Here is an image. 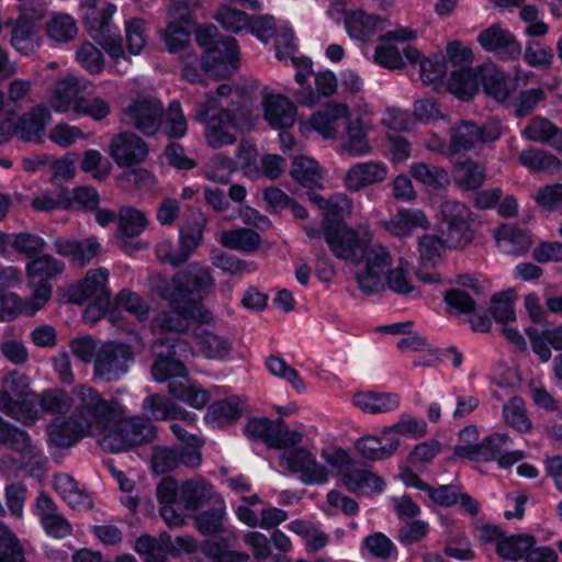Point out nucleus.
<instances>
[{"label": "nucleus", "instance_id": "nucleus-36", "mask_svg": "<svg viewBox=\"0 0 562 562\" xmlns=\"http://www.w3.org/2000/svg\"><path fill=\"white\" fill-rule=\"evenodd\" d=\"M495 238L498 247L507 254L525 252L532 244L530 234L526 229L509 224L499 226Z\"/></svg>", "mask_w": 562, "mask_h": 562}, {"label": "nucleus", "instance_id": "nucleus-8", "mask_svg": "<svg viewBox=\"0 0 562 562\" xmlns=\"http://www.w3.org/2000/svg\"><path fill=\"white\" fill-rule=\"evenodd\" d=\"M512 442L506 434L495 432L485 437L476 445L456 446L453 453L458 458L469 459L475 462L497 461L501 468H509L524 458L519 450H509Z\"/></svg>", "mask_w": 562, "mask_h": 562}, {"label": "nucleus", "instance_id": "nucleus-29", "mask_svg": "<svg viewBox=\"0 0 562 562\" xmlns=\"http://www.w3.org/2000/svg\"><path fill=\"white\" fill-rule=\"evenodd\" d=\"M216 497L221 496L202 477L187 480L180 485L179 504L187 510L195 512L209 502L214 503Z\"/></svg>", "mask_w": 562, "mask_h": 562}, {"label": "nucleus", "instance_id": "nucleus-38", "mask_svg": "<svg viewBox=\"0 0 562 562\" xmlns=\"http://www.w3.org/2000/svg\"><path fill=\"white\" fill-rule=\"evenodd\" d=\"M85 436L87 434L80 428L72 414L63 423L53 424L48 427V442L57 448L71 447Z\"/></svg>", "mask_w": 562, "mask_h": 562}, {"label": "nucleus", "instance_id": "nucleus-19", "mask_svg": "<svg viewBox=\"0 0 562 562\" xmlns=\"http://www.w3.org/2000/svg\"><path fill=\"white\" fill-rule=\"evenodd\" d=\"M148 154L146 142L132 132H122L111 139L110 155L120 167L142 164Z\"/></svg>", "mask_w": 562, "mask_h": 562}, {"label": "nucleus", "instance_id": "nucleus-32", "mask_svg": "<svg viewBox=\"0 0 562 562\" xmlns=\"http://www.w3.org/2000/svg\"><path fill=\"white\" fill-rule=\"evenodd\" d=\"M5 25L12 26L10 43L15 50L23 55H30L40 47V37L31 20L19 16L15 20L9 19Z\"/></svg>", "mask_w": 562, "mask_h": 562}, {"label": "nucleus", "instance_id": "nucleus-39", "mask_svg": "<svg viewBox=\"0 0 562 562\" xmlns=\"http://www.w3.org/2000/svg\"><path fill=\"white\" fill-rule=\"evenodd\" d=\"M55 248L59 255L71 256L75 261L85 266L97 256L100 244L95 238H88L82 241L57 239L55 240Z\"/></svg>", "mask_w": 562, "mask_h": 562}, {"label": "nucleus", "instance_id": "nucleus-17", "mask_svg": "<svg viewBox=\"0 0 562 562\" xmlns=\"http://www.w3.org/2000/svg\"><path fill=\"white\" fill-rule=\"evenodd\" d=\"M364 257L367 258L366 268L357 274V282L366 294L378 293L385 288L382 277L385 268L392 265V257L382 245L367 248Z\"/></svg>", "mask_w": 562, "mask_h": 562}, {"label": "nucleus", "instance_id": "nucleus-40", "mask_svg": "<svg viewBox=\"0 0 562 562\" xmlns=\"http://www.w3.org/2000/svg\"><path fill=\"white\" fill-rule=\"evenodd\" d=\"M213 507L196 514L193 517L194 526L203 536H211L224 531L223 521L226 516V506L222 497H216Z\"/></svg>", "mask_w": 562, "mask_h": 562}, {"label": "nucleus", "instance_id": "nucleus-24", "mask_svg": "<svg viewBox=\"0 0 562 562\" xmlns=\"http://www.w3.org/2000/svg\"><path fill=\"white\" fill-rule=\"evenodd\" d=\"M52 119L47 106L38 104L24 113L14 125L15 136L23 142L41 143L45 135L46 125Z\"/></svg>", "mask_w": 562, "mask_h": 562}, {"label": "nucleus", "instance_id": "nucleus-47", "mask_svg": "<svg viewBox=\"0 0 562 562\" xmlns=\"http://www.w3.org/2000/svg\"><path fill=\"white\" fill-rule=\"evenodd\" d=\"M316 91L310 86L302 91L295 93L297 102L304 105H313L318 101L321 95L328 97L333 94L337 88V79L331 71L319 72L315 77Z\"/></svg>", "mask_w": 562, "mask_h": 562}, {"label": "nucleus", "instance_id": "nucleus-13", "mask_svg": "<svg viewBox=\"0 0 562 562\" xmlns=\"http://www.w3.org/2000/svg\"><path fill=\"white\" fill-rule=\"evenodd\" d=\"M415 37V33L407 29L389 31L380 36V44L374 50V60L391 70L402 69L405 66L403 57L409 63H416L420 57V52L411 45H405L402 49L394 42H405Z\"/></svg>", "mask_w": 562, "mask_h": 562}, {"label": "nucleus", "instance_id": "nucleus-50", "mask_svg": "<svg viewBox=\"0 0 562 562\" xmlns=\"http://www.w3.org/2000/svg\"><path fill=\"white\" fill-rule=\"evenodd\" d=\"M260 241V235L250 228L226 231L221 236V244L224 247L245 252L255 251Z\"/></svg>", "mask_w": 562, "mask_h": 562}, {"label": "nucleus", "instance_id": "nucleus-46", "mask_svg": "<svg viewBox=\"0 0 562 562\" xmlns=\"http://www.w3.org/2000/svg\"><path fill=\"white\" fill-rule=\"evenodd\" d=\"M148 225L146 214L133 206L124 205L119 211L117 229L127 238L137 237Z\"/></svg>", "mask_w": 562, "mask_h": 562}, {"label": "nucleus", "instance_id": "nucleus-5", "mask_svg": "<svg viewBox=\"0 0 562 562\" xmlns=\"http://www.w3.org/2000/svg\"><path fill=\"white\" fill-rule=\"evenodd\" d=\"M0 411L24 426H32L38 419L36 395L29 390L25 375L13 371L4 376Z\"/></svg>", "mask_w": 562, "mask_h": 562}, {"label": "nucleus", "instance_id": "nucleus-54", "mask_svg": "<svg viewBox=\"0 0 562 562\" xmlns=\"http://www.w3.org/2000/svg\"><path fill=\"white\" fill-rule=\"evenodd\" d=\"M160 128L169 138H180L187 133L188 124L179 101H172L161 117Z\"/></svg>", "mask_w": 562, "mask_h": 562}, {"label": "nucleus", "instance_id": "nucleus-18", "mask_svg": "<svg viewBox=\"0 0 562 562\" xmlns=\"http://www.w3.org/2000/svg\"><path fill=\"white\" fill-rule=\"evenodd\" d=\"M170 21L164 32V42L170 53L183 49L191 37L192 13L184 2H176L170 9Z\"/></svg>", "mask_w": 562, "mask_h": 562}, {"label": "nucleus", "instance_id": "nucleus-10", "mask_svg": "<svg viewBox=\"0 0 562 562\" xmlns=\"http://www.w3.org/2000/svg\"><path fill=\"white\" fill-rule=\"evenodd\" d=\"M135 360V353L131 345L110 340L101 345L93 362L95 378L113 382L124 376Z\"/></svg>", "mask_w": 562, "mask_h": 562}, {"label": "nucleus", "instance_id": "nucleus-57", "mask_svg": "<svg viewBox=\"0 0 562 562\" xmlns=\"http://www.w3.org/2000/svg\"><path fill=\"white\" fill-rule=\"evenodd\" d=\"M291 176L303 187L312 189L321 182L318 165L306 157H295L291 169Z\"/></svg>", "mask_w": 562, "mask_h": 562}, {"label": "nucleus", "instance_id": "nucleus-20", "mask_svg": "<svg viewBox=\"0 0 562 562\" xmlns=\"http://www.w3.org/2000/svg\"><path fill=\"white\" fill-rule=\"evenodd\" d=\"M477 41L484 49L495 53L504 60H514L521 54V46L515 36L497 24H493L482 31L477 36Z\"/></svg>", "mask_w": 562, "mask_h": 562}, {"label": "nucleus", "instance_id": "nucleus-34", "mask_svg": "<svg viewBox=\"0 0 562 562\" xmlns=\"http://www.w3.org/2000/svg\"><path fill=\"white\" fill-rule=\"evenodd\" d=\"M352 403L367 414H383L400 406V396L396 393L362 391L353 395Z\"/></svg>", "mask_w": 562, "mask_h": 562}, {"label": "nucleus", "instance_id": "nucleus-27", "mask_svg": "<svg viewBox=\"0 0 562 562\" xmlns=\"http://www.w3.org/2000/svg\"><path fill=\"white\" fill-rule=\"evenodd\" d=\"M36 509L41 524L47 535L61 539L71 533L70 524L59 514L49 496L41 493L36 499Z\"/></svg>", "mask_w": 562, "mask_h": 562}, {"label": "nucleus", "instance_id": "nucleus-3", "mask_svg": "<svg viewBox=\"0 0 562 562\" xmlns=\"http://www.w3.org/2000/svg\"><path fill=\"white\" fill-rule=\"evenodd\" d=\"M100 0H81V5L87 8L85 12V26L88 34L114 60L125 59L126 54L123 48V38L119 27L113 23V15L116 12V5L106 3L98 10L97 3Z\"/></svg>", "mask_w": 562, "mask_h": 562}, {"label": "nucleus", "instance_id": "nucleus-59", "mask_svg": "<svg viewBox=\"0 0 562 562\" xmlns=\"http://www.w3.org/2000/svg\"><path fill=\"white\" fill-rule=\"evenodd\" d=\"M513 297V290L493 295L490 312L497 323L504 325L510 322H515L516 314L514 310Z\"/></svg>", "mask_w": 562, "mask_h": 562}, {"label": "nucleus", "instance_id": "nucleus-52", "mask_svg": "<svg viewBox=\"0 0 562 562\" xmlns=\"http://www.w3.org/2000/svg\"><path fill=\"white\" fill-rule=\"evenodd\" d=\"M241 405L237 397L216 401L209 406L205 420L209 423L233 422L241 416Z\"/></svg>", "mask_w": 562, "mask_h": 562}, {"label": "nucleus", "instance_id": "nucleus-31", "mask_svg": "<svg viewBox=\"0 0 562 562\" xmlns=\"http://www.w3.org/2000/svg\"><path fill=\"white\" fill-rule=\"evenodd\" d=\"M342 485L351 493H381L384 490L383 480L353 461L341 476Z\"/></svg>", "mask_w": 562, "mask_h": 562}, {"label": "nucleus", "instance_id": "nucleus-64", "mask_svg": "<svg viewBox=\"0 0 562 562\" xmlns=\"http://www.w3.org/2000/svg\"><path fill=\"white\" fill-rule=\"evenodd\" d=\"M415 180L425 186L438 188L448 181V173L442 168L425 162L414 164L411 167Z\"/></svg>", "mask_w": 562, "mask_h": 562}, {"label": "nucleus", "instance_id": "nucleus-26", "mask_svg": "<svg viewBox=\"0 0 562 562\" xmlns=\"http://www.w3.org/2000/svg\"><path fill=\"white\" fill-rule=\"evenodd\" d=\"M263 116L274 130H286L294 125L296 106L288 98L270 94L263 99Z\"/></svg>", "mask_w": 562, "mask_h": 562}, {"label": "nucleus", "instance_id": "nucleus-25", "mask_svg": "<svg viewBox=\"0 0 562 562\" xmlns=\"http://www.w3.org/2000/svg\"><path fill=\"white\" fill-rule=\"evenodd\" d=\"M91 86V82L85 78L67 75L56 82L52 95V106L57 112H67L71 105L75 106L77 100L82 98L79 94L88 92Z\"/></svg>", "mask_w": 562, "mask_h": 562}, {"label": "nucleus", "instance_id": "nucleus-55", "mask_svg": "<svg viewBox=\"0 0 562 562\" xmlns=\"http://www.w3.org/2000/svg\"><path fill=\"white\" fill-rule=\"evenodd\" d=\"M519 162L532 171L553 172L559 169L558 158L544 150L526 149L519 154Z\"/></svg>", "mask_w": 562, "mask_h": 562}, {"label": "nucleus", "instance_id": "nucleus-53", "mask_svg": "<svg viewBox=\"0 0 562 562\" xmlns=\"http://www.w3.org/2000/svg\"><path fill=\"white\" fill-rule=\"evenodd\" d=\"M448 247L446 238L432 234H425L418 238L419 260L425 267H435L441 259L445 248Z\"/></svg>", "mask_w": 562, "mask_h": 562}, {"label": "nucleus", "instance_id": "nucleus-58", "mask_svg": "<svg viewBox=\"0 0 562 562\" xmlns=\"http://www.w3.org/2000/svg\"><path fill=\"white\" fill-rule=\"evenodd\" d=\"M503 415L510 427L519 431H528L531 429V422L526 415L525 403L521 397H512L504 405Z\"/></svg>", "mask_w": 562, "mask_h": 562}, {"label": "nucleus", "instance_id": "nucleus-21", "mask_svg": "<svg viewBox=\"0 0 562 562\" xmlns=\"http://www.w3.org/2000/svg\"><path fill=\"white\" fill-rule=\"evenodd\" d=\"M109 270L98 268L89 270L83 281L71 291L74 302L81 304L85 301H99V304H110L111 292L106 286Z\"/></svg>", "mask_w": 562, "mask_h": 562}, {"label": "nucleus", "instance_id": "nucleus-56", "mask_svg": "<svg viewBox=\"0 0 562 562\" xmlns=\"http://www.w3.org/2000/svg\"><path fill=\"white\" fill-rule=\"evenodd\" d=\"M77 32L74 18L66 13H55L47 23L48 36L58 43L72 41Z\"/></svg>", "mask_w": 562, "mask_h": 562}, {"label": "nucleus", "instance_id": "nucleus-30", "mask_svg": "<svg viewBox=\"0 0 562 562\" xmlns=\"http://www.w3.org/2000/svg\"><path fill=\"white\" fill-rule=\"evenodd\" d=\"M480 77L484 92L499 103L506 102L509 95L517 89L516 78L496 67L482 69Z\"/></svg>", "mask_w": 562, "mask_h": 562}, {"label": "nucleus", "instance_id": "nucleus-23", "mask_svg": "<svg viewBox=\"0 0 562 562\" xmlns=\"http://www.w3.org/2000/svg\"><path fill=\"white\" fill-rule=\"evenodd\" d=\"M0 446L5 447L23 459L34 460L38 463L42 459L41 449L33 443L29 432L0 416Z\"/></svg>", "mask_w": 562, "mask_h": 562}, {"label": "nucleus", "instance_id": "nucleus-15", "mask_svg": "<svg viewBox=\"0 0 562 562\" xmlns=\"http://www.w3.org/2000/svg\"><path fill=\"white\" fill-rule=\"evenodd\" d=\"M203 68L209 76L216 79L231 77L238 68V46L233 36L221 37L215 46L205 49L202 57Z\"/></svg>", "mask_w": 562, "mask_h": 562}, {"label": "nucleus", "instance_id": "nucleus-2", "mask_svg": "<svg viewBox=\"0 0 562 562\" xmlns=\"http://www.w3.org/2000/svg\"><path fill=\"white\" fill-rule=\"evenodd\" d=\"M75 416L80 428L87 436H99L103 439L121 416L126 414L124 406L116 400H104L92 387L79 385L74 391Z\"/></svg>", "mask_w": 562, "mask_h": 562}, {"label": "nucleus", "instance_id": "nucleus-62", "mask_svg": "<svg viewBox=\"0 0 562 562\" xmlns=\"http://www.w3.org/2000/svg\"><path fill=\"white\" fill-rule=\"evenodd\" d=\"M448 71L447 59L443 54H435L423 59L419 64L420 79L425 85L442 79Z\"/></svg>", "mask_w": 562, "mask_h": 562}, {"label": "nucleus", "instance_id": "nucleus-11", "mask_svg": "<svg viewBox=\"0 0 562 562\" xmlns=\"http://www.w3.org/2000/svg\"><path fill=\"white\" fill-rule=\"evenodd\" d=\"M469 217L470 210L465 204L454 200L441 203L439 227L448 248H461L472 240Z\"/></svg>", "mask_w": 562, "mask_h": 562}, {"label": "nucleus", "instance_id": "nucleus-37", "mask_svg": "<svg viewBox=\"0 0 562 562\" xmlns=\"http://www.w3.org/2000/svg\"><path fill=\"white\" fill-rule=\"evenodd\" d=\"M428 226V220L420 210H400L390 220L384 222V227L396 236H406L417 227L425 228Z\"/></svg>", "mask_w": 562, "mask_h": 562}, {"label": "nucleus", "instance_id": "nucleus-41", "mask_svg": "<svg viewBox=\"0 0 562 562\" xmlns=\"http://www.w3.org/2000/svg\"><path fill=\"white\" fill-rule=\"evenodd\" d=\"M453 178L456 184L462 191H474L486 179L485 167L474 160L467 159L456 165Z\"/></svg>", "mask_w": 562, "mask_h": 562}, {"label": "nucleus", "instance_id": "nucleus-4", "mask_svg": "<svg viewBox=\"0 0 562 562\" xmlns=\"http://www.w3.org/2000/svg\"><path fill=\"white\" fill-rule=\"evenodd\" d=\"M246 112L237 109L221 108L216 97L207 95L205 101L199 103L195 110V120L206 122L205 138L213 148L231 145L236 140L234 130L238 126V116Z\"/></svg>", "mask_w": 562, "mask_h": 562}, {"label": "nucleus", "instance_id": "nucleus-48", "mask_svg": "<svg viewBox=\"0 0 562 562\" xmlns=\"http://www.w3.org/2000/svg\"><path fill=\"white\" fill-rule=\"evenodd\" d=\"M379 18L369 15L362 10L348 12L345 18V26L350 37L364 42L374 31Z\"/></svg>", "mask_w": 562, "mask_h": 562}, {"label": "nucleus", "instance_id": "nucleus-44", "mask_svg": "<svg viewBox=\"0 0 562 562\" xmlns=\"http://www.w3.org/2000/svg\"><path fill=\"white\" fill-rule=\"evenodd\" d=\"M536 546V538L532 535H515L503 537L496 543L497 554L508 561L524 559L526 551Z\"/></svg>", "mask_w": 562, "mask_h": 562}, {"label": "nucleus", "instance_id": "nucleus-7", "mask_svg": "<svg viewBox=\"0 0 562 562\" xmlns=\"http://www.w3.org/2000/svg\"><path fill=\"white\" fill-rule=\"evenodd\" d=\"M323 228L324 238L336 258L356 265L362 261L371 240L369 233H359L342 222L323 221Z\"/></svg>", "mask_w": 562, "mask_h": 562}, {"label": "nucleus", "instance_id": "nucleus-9", "mask_svg": "<svg viewBox=\"0 0 562 562\" xmlns=\"http://www.w3.org/2000/svg\"><path fill=\"white\" fill-rule=\"evenodd\" d=\"M156 437V428L145 418L121 416L112 430L99 439L102 449L117 453L132 447L150 442Z\"/></svg>", "mask_w": 562, "mask_h": 562}, {"label": "nucleus", "instance_id": "nucleus-42", "mask_svg": "<svg viewBox=\"0 0 562 562\" xmlns=\"http://www.w3.org/2000/svg\"><path fill=\"white\" fill-rule=\"evenodd\" d=\"M522 135L530 140L546 143L552 147L562 145V130L544 117L533 119L522 130Z\"/></svg>", "mask_w": 562, "mask_h": 562}, {"label": "nucleus", "instance_id": "nucleus-22", "mask_svg": "<svg viewBox=\"0 0 562 562\" xmlns=\"http://www.w3.org/2000/svg\"><path fill=\"white\" fill-rule=\"evenodd\" d=\"M387 167L380 160H369L352 165L346 172L344 182L350 192L383 182L387 177Z\"/></svg>", "mask_w": 562, "mask_h": 562}, {"label": "nucleus", "instance_id": "nucleus-60", "mask_svg": "<svg viewBox=\"0 0 562 562\" xmlns=\"http://www.w3.org/2000/svg\"><path fill=\"white\" fill-rule=\"evenodd\" d=\"M204 231V220L187 223L181 226L179 232V245L183 254L189 259L190 256L201 245Z\"/></svg>", "mask_w": 562, "mask_h": 562}, {"label": "nucleus", "instance_id": "nucleus-28", "mask_svg": "<svg viewBox=\"0 0 562 562\" xmlns=\"http://www.w3.org/2000/svg\"><path fill=\"white\" fill-rule=\"evenodd\" d=\"M348 106L345 103L328 104L311 117L312 127L325 138L339 135V128L346 123Z\"/></svg>", "mask_w": 562, "mask_h": 562}, {"label": "nucleus", "instance_id": "nucleus-16", "mask_svg": "<svg viewBox=\"0 0 562 562\" xmlns=\"http://www.w3.org/2000/svg\"><path fill=\"white\" fill-rule=\"evenodd\" d=\"M501 132L495 124L479 125L471 121H462L451 128L450 150L458 153L470 150L482 144L499 138Z\"/></svg>", "mask_w": 562, "mask_h": 562}, {"label": "nucleus", "instance_id": "nucleus-6", "mask_svg": "<svg viewBox=\"0 0 562 562\" xmlns=\"http://www.w3.org/2000/svg\"><path fill=\"white\" fill-rule=\"evenodd\" d=\"M156 357L151 375L157 382L184 378L188 369L184 362L193 355L190 344L182 337H160L151 346Z\"/></svg>", "mask_w": 562, "mask_h": 562}, {"label": "nucleus", "instance_id": "nucleus-12", "mask_svg": "<svg viewBox=\"0 0 562 562\" xmlns=\"http://www.w3.org/2000/svg\"><path fill=\"white\" fill-rule=\"evenodd\" d=\"M164 113V104L158 99L142 97L123 109L121 122L146 136H153L160 128Z\"/></svg>", "mask_w": 562, "mask_h": 562}, {"label": "nucleus", "instance_id": "nucleus-33", "mask_svg": "<svg viewBox=\"0 0 562 562\" xmlns=\"http://www.w3.org/2000/svg\"><path fill=\"white\" fill-rule=\"evenodd\" d=\"M344 131L339 133L342 138V148L352 157H361L371 151L367 139V131L362 117L346 119Z\"/></svg>", "mask_w": 562, "mask_h": 562}, {"label": "nucleus", "instance_id": "nucleus-51", "mask_svg": "<svg viewBox=\"0 0 562 562\" xmlns=\"http://www.w3.org/2000/svg\"><path fill=\"white\" fill-rule=\"evenodd\" d=\"M194 336L201 352L209 359L222 360L231 352V342L222 336L206 330L196 331Z\"/></svg>", "mask_w": 562, "mask_h": 562}, {"label": "nucleus", "instance_id": "nucleus-49", "mask_svg": "<svg viewBox=\"0 0 562 562\" xmlns=\"http://www.w3.org/2000/svg\"><path fill=\"white\" fill-rule=\"evenodd\" d=\"M65 266L50 255L36 256L26 266L30 282L47 281L64 270Z\"/></svg>", "mask_w": 562, "mask_h": 562}, {"label": "nucleus", "instance_id": "nucleus-35", "mask_svg": "<svg viewBox=\"0 0 562 562\" xmlns=\"http://www.w3.org/2000/svg\"><path fill=\"white\" fill-rule=\"evenodd\" d=\"M526 335L530 340L533 352L539 357L541 362H548L552 356L549 346L555 350H562V326L539 331L535 327H527Z\"/></svg>", "mask_w": 562, "mask_h": 562}, {"label": "nucleus", "instance_id": "nucleus-14", "mask_svg": "<svg viewBox=\"0 0 562 562\" xmlns=\"http://www.w3.org/2000/svg\"><path fill=\"white\" fill-rule=\"evenodd\" d=\"M280 465L292 473H299L301 482L306 485H321L328 481L327 468L302 447L283 451L280 456Z\"/></svg>", "mask_w": 562, "mask_h": 562}, {"label": "nucleus", "instance_id": "nucleus-45", "mask_svg": "<svg viewBox=\"0 0 562 562\" xmlns=\"http://www.w3.org/2000/svg\"><path fill=\"white\" fill-rule=\"evenodd\" d=\"M479 79L481 77L473 69L461 67L451 72L448 81L449 91L460 99H470L477 92Z\"/></svg>", "mask_w": 562, "mask_h": 562}, {"label": "nucleus", "instance_id": "nucleus-63", "mask_svg": "<svg viewBox=\"0 0 562 562\" xmlns=\"http://www.w3.org/2000/svg\"><path fill=\"white\" fill-rule=\"evenodd\" d=\"M236 170L235 161L224 155H215L205 167V177L214 182L227 183Z\"/></svg>", "mask_w": 562, "mask_h": 562}, {"label": "nucleus", "instance_id": "nucleus-1", "mask_svg": "<svg viewBox=\"0 0 562 562\" xmlns=\"http://www.w3.org/2000/svg\"><path fill=\"white\" fill-rule=\"evenodd\" d=\"M213 283L210 271L198 266H190L177 272L171 279L158 278L154 291L168 302L170 310L159 312L155 325L164 331L182 334L188 331L192 319L200 324H210L213 314L194 296L201 297Z\"/></svg>", "mask_w": 562, "mask_h": 562}, {"label": "nucleus", "instance_id": "nucleus-61", "mask_svg": "<svg viewBox=\"0 0 562 562\" xmlns=\"http://www.w3.org/2000/svg\"><path fill=\"white\" fill-rule=\"evenodd\" d=\"M546 98L547 94L542 88H530L520 91L513 102L514 114L518 117L531 114Z\"/></svg>", "mask_w": 562, "mask_h": 562}, {"label": "nucleus", "instance_id": "nucleus-43", "mask_svg": "<svg viewBox=\"0 0 562 562\" xmlns=\"http://www.w3.org/2000/svg\"><path fill=\"white\" fill-rule=\"evenodd\" d=\"M168 392L175 398L194 407L203 408L210 401L209 392L190 381H172L168 384Z\"/></svg>", "mask_w": 562, "mask_h": 562}]
</instances>
